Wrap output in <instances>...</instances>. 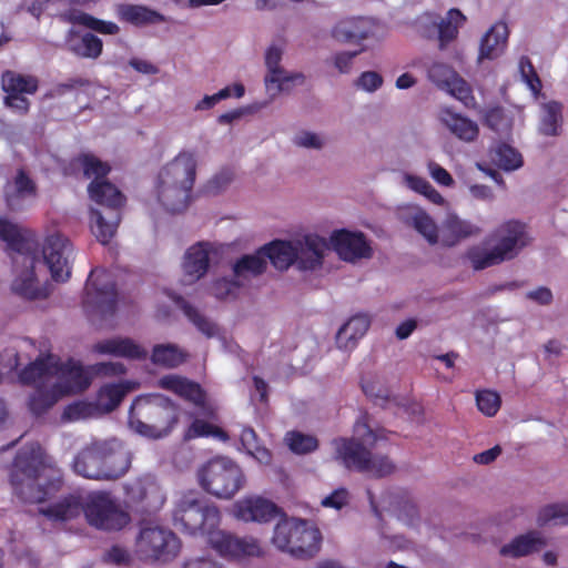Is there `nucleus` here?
<instances>
[{"instance_id": "1", "label": "nucleus", "mask_w": 568, "mask_h": 568, "mask_svg": "<svg viewBox=\"0 0 568 568\" xmlns=\"http://www.w3.org/2000/svg\"><path fill=\"white\" fill-rule=\"evenodd\" d=\"M174 526L189 535H206L209 542L221 556L231 558L260 557L263 549L253 537H237L219 530V508L192 494L183 496L173 511Z\"/></svg>"}, {"instance_id": "2", "label": "nucleus", "mask_w": 568, "mask_h": 568, "mask_svg": "<svg viewBox=\"0 0 568 568\" xmlns=\"http://www.w3.org/2000/svg\"><path fill=\"white\" fill-rule=\"evenodd\" d=\"M353 437L334 439L337 458L347 469L367 473L374 478H383L395 471V464L385 455H373L378 442L386 440L385 429H373L368 415L363 414L354 424Z\"/></svg>"}, {"instance_id": "3", "label": "nucleus", "mask_w": 568, "mask_h": 568, "mask_svg": "<svg viewBox=\"0 0 568 568\" xmlns=\"http://www.w3.org/2000/svg\"><path fill=\"white\" fill-rule=\"evenodd\" d=\"M43 471V454L39 444L19 449L12 463L10 483L22 501L43 503L62 488L63 479L59 470L51 469V474L44 475L45 481L39 483Z\"/></svg>"}, {"instance_id": "4", "label": "nucleus", "mask_w": 568, "mask_h": 568, "mask_svg": "<svg viewBox=\"0 0 568 568\" xmlns=\"http://www.w3.org/2000/svg\"><path fill=\"white\" fill-rule=\"evenodd\" d=\"M490 248L474 245L466 252V257L476 271L511 261L530 243L525 223L509 220L496 227L483 242Z\"/></svg>"}, {"instance_id": "5", "label": "nucleus", "mask_w": 568, "mask_h": 568, "mask_svg": "<svg viewBox=\"0 0 568 568\" xmlns=\"http://www.w3.org/2000/svg\"><path fill=\"white\" fill-rule=\"evenodd\" d=\"M180 408L160 394L138 396L131 404L128 424L134 433L159 439L172 433L179 423Z\"/></svg>"}, {"instance_id": "6", "label": "nucleus", "mask_w": 568, "mask_h": 568, "mask_svg": "<svg viewBox=\"0 0 568 568\" xmlns=\"http://www.w3.org/2000/svg\"><path fill=\"white\" fill-rule=\"evenodd\" d=\"M92 201L104 206V210L90 211L91 229L97 240L108 244L116 233L121 222V207L125 204L123 193L110 181L92 180L88 186Z\"/></svg>"}, {"instance_id": "7", "label": "nucleus", "mask_w": 568, "mask_h": 568, "mask_svg": "<svg viewBox=\"0 0 568 568\" xmlns=\"http://www.w3.org/2000/svg\"><path fill=\"white\" fill-rule=\"evenodd\" d=\"M272 542L295 558L310 559L321 549L322 534L307 519L284 516L274 528Z\"/></svg>"}, {"instance_id": "8", "label": "nucleus", "mask_w": 568, "mask_h": 568, "mask_svg": "<svg viewBox=\"0 0 568 568\" xmlns=\"http://www.w3.org/2000/svg\"><path fill=\"white\" fill-rule=\"evenodd\" d=\"M196 478L204 491L220 499L233 498L246 484L240 465L223 456L213 457L201 465Z\"/></svg>"}, {"instance_id": "9", "label": "nucleus", "mask_w": 568, "mask_h": 568, "mask_svg": "<svg viewBox=\"0 0 568 568\" xmlns=\"http://www.w3.org/2000/svg\"><path fill=\"white\" fill-rule=\"evenodd\" d=\"M119 294L115 282L104 268L90 272L85 286L83 307L92 317L103 321L112 317L118 308Z\"/></svg>"}, {"instance_id": "10", "label": "nucleus", "mask_w": 568, "mask_h": 568, "mask_svg": "<svg viewBox=\"0 0 568 568\" xmlns=\"http://www.w3.org/2000/svg\"><path fill=\"white\" fill-rule=\"evenodd\" d=\"M181 544L176 535L160 526H144L135 541V555L142 561L172 560L180 551Z\"/></svg>"}, {"instance_id": "11", "label": "nucleus", "mask_w": 568, "mask_h": 568, "mask_svg": "<svg viewBox=\"0 0 568 568\" xmlns=\"http://www.w3.org/2000/svg\"><path fill=\"white\" fill-rule=\"evenodd\" d=\"M84 516L90 526L101 530L115 531L124 528L131 520L108 491H92L85 496Z\"/></svg>"}, {"instance_id": "12", "label": "nucleus", "mask_w": 568, "mask_h": 568, "mask_svg": "<svg viewBox=\"0 0 568 568\" xmlns=\"http://www.w3.org/2000/svg\"><path fill=\"white\" fill-rule=\"evenodd\" d=\"M1 89L6 92L3 104L13 112L24 115L30 110V101L26 94H34L39 89V80L31 74L6 70L1 74Z\"/></svg>"}, {"instance_id": "13", "label": "nucleus", "mask_w": 568, "mask_h": 568, "mask_svg": "<svg viewBox=\"0 0 568 568\" xmlns=\"http://www.w3.org/2000/svg\"><path fill=\"white\" fill-rule=\"evenodd\" d=\"M128 508L140 515L156 513L165 503L161 488L149 478H136L124 485Z\"/></svg>"}, {"instance_id": "14", "label": "nucleus", "mask_w": 568, "mask_h": 568, "mask_svg": "<svg viewBox=\"0 0 568 568\" xmlns=\"http://www.w3.org/2000/svg\"><path fill=\"white\" fill-rule=\"evenodd\" d=\"M72 253L73 246L63 235L57 233L45 239L42 255L55 282H65L70 278Z\"/></svg>"}, {"instance_id": "15", "label": "nucleus", "mask_w": 568, "mask_h": 568, "mask_svg": "<svg viewBox=\"0 0 568 568\" xmlns=\"http://www.w3.org/2000/svg\"><path fill=\"white\" fill-rule=\"evenodd\" d=\"M158 178L161 183L180 185L192 192L196 178V160L192 152L182 151L162 168Z\"/></svg>"}, {"instance_id": "16", "label": "nucleus", "mask_w": 568, "mask_h": 568, "mask_svg": "<svg viewBox=\"0 0 568 568\" xmlns=\"http://www.w3.org/2000/svg\"><path fill=\"white\" fill-rule=\"evenodd\" d=\"M331 244L338 256L346 262L369 258L373 250L362 232H352L346 229L334 231Z\"/></svg>"}, {"instance_id": "17", "label": "nucleus", "mask_w": 568, "mask_h": 568, "mask_svg": "<svg viewBox=\"0 0 568 568\" xmlns=\"http://www.w3.org/2000/svg\"><path fill=\"white\" fill-rule=\"evenodd\" d=\"M103 480L122 477L131 466V454L122 442L111 438L102 440Z\"/></svg>"}, {"instance_id": "18", "label": "nucleus", "mask_w": 568, "mask_h": 568, "mask_svg": "<svg viewBox=\"0 0 568 568\" xmlns=\"http://www.w3.org/2000/svg\"><path fill=\"white\" fill-rule=\"evenodd\" d=\"M234 513L244 521L268 523L280 515L281 508L266 498L254 496L236 501Z\"/></svg>"}, {"instance_id": "19", "label": "nucleus", "mask_w": 568, "mask_h": 568, "mask_svg": "<svg viewBox=\"0 0 568 568\" xmlns=\"http://www.w3.org/2000/svg\"><path fill=\"white\" fill-rule=\"evenodd\" d=\"M102 440H92L73 459L74 471L88 479L103 480Z\"/></svg>"}, {"instance_id": "20", "label": "nucleus", "mask_w": 568, "mask_h": 568, "mask_svg": "<svg viewBox=\"0 0 568 568\" xmlns=\"http://www.w3.org/2000/svg\"><path fill=\"white\" fill-rule=\"evenodd\" d=\"M85 496L80 491H73L61 497L57 503L42 507L39 513L51 521H69L84 514Z\"/></svg>"}, {"instance_id": "21", "label": "nucleus", "mask_w": 568, "mask_h": 568, "mask_svg": "<svg viewBox=\"0 0 568 568\" xmlns=\"http://www.w3.org/2000/svg\"><path fill=\"white\" fill-rule=\"evenodd\" d=\"M327 248L325 239L318 235H306L296 242V265L302 271H314L322 266L324 252Z\"/></svg>"}, {"instance_id": "22", "label": "nucleus", "mask_w": 568, "mask_h": 568, "mask_svg": "<svg viewBox=\"0 0 568 568\" xmlns=\"http://www.w3.org/2000/svg\"><path fill=\"white\" fill-rule=\"evenodd\" d=\"M209 253V244L204 242L187 248L182 263L185 284L195 283L206 274L210 265Z\"/></svg>"}, {"instance_id": "23", "label": "nucleus", "mask_w": 568, "mask_h": 568, "mask_svg": "<svg viewBox=\"0 0 568 568\" xmlns=\"http://www.w3.org/2000/svg\"><path fill=\"white\" fill-rule=\"evenodd\" d=\"M65 49L78 58L98 59L103 51L102 40L91 32L80 33L70 29L64 39Z\"/></svg>"}, {"instance_id": "24", "label": "nucleus", "mask_w": 568, "mask_h": 568, "mask_svg": "<svg viewBox=\"0 0 568 568\" xmlns=\"http://www.w3.org/2000/svg\"><path fill=\"white\" fill-rule=\"evenodd\" d=\"M92 349L99 354H109L128 359L143 361L148 357L146 349L129 337L103 339L95 343Z\"/></svg>"}, {"instance_id": "25", "label": "nucleus", "mask_w": 568, "mask_h": 568, "mask_svg": "<svg viewBox=\"0 0 568 568\" xmlns=\"http://www.w3.org/2000/svg\"><path fill=\"white\" fill-rule=\"evenodd\" d=\"M19 263L24 266V271L12 282V291L17 295L30 301L45 297L44 292L37 286L34 275L36 256L32 253L23 254L19 258Z\"/></svg>"}, {"instance_id": "26", "label": "nucleus", "mask_w": 568, "mask_h": 568, "mask_svg": "<svg viewBox=\"0 0 568 568\" xmlns=\"http://www.w3.org/2000/svg\"><path fill=\"white\" fill-rule=\"evenodd\" d=\"M283 50L280 47L272 44L265 53V64L267 67L268 73L265 77V85L268 90L274 89L276 92L283 90V84L288 81L295 80H304V75L302 73H296L292 75H287L284 69L280 65L282 60Z\"/></svg>"}, {"instance_id": "27", "label": "nucleus", "mask_w": 568, "mask_h": 568, "mask_svg": "<svg viewBox=\"0 0 568 568\" xmlns=\"http://www.w3.org/2000/svg\"><path fill=\"white\" fill-rule=\"evenodd\" d=\"M59 372L61 373V381L55 386L60 394H79L85 390L91 384L90 376L81 364L75 363L72 359L62 364Z\"/></svg>"}, {"instance_id": "28", "label": "nucleus", "mask_w": 568, "mask_h": 568, "mask_svg": "<svg viewBox=\"0 0 568 568\" xmlns=\"http://www.w3.org/2000/svg\"><path fill=\"white\" fill-rule=\"evenodd\" d=\"M508 27L497 22L484 34L479 45V60H494L503 54L508 40Z\"/></svg>"}, {"instance_id": "29", "label": "nucleus", "mask_w": 568, "mask_h": 568, "mask_svg": "<svg viewBox=\"0 0 568 568\" xmlns=\"http://www.w3.org/2000/svg\"><path fill=\"white\" fill-rule=\"evenodd\" d=\"M545 545L540 532L532 530L515 537L509 544L504 545L499 552L504 557L519 558L539 551Z\"/></svg>"}, {"instance_id": "30", "label": "nucleus", "mask_w": 568, "mask_h": 568, "mask_svg": "<svg viewBox=\"0 0 568 568\" xmlns=\"http://www.w3.org/2000/svg\"><path fill=\"white\" fill-rule=\"evenodd\" d=\"M156 194L161 205L171 213L184 211L191 200V192L186 191L184 187H180V185L161 183L159 178Z\"/></svg>"}, {"instance_id": "31", "label": "nucleus", "mask_w": 568, "mask_h": 568, "mask_svg": "<svg viewBox=\"0 0 568 568\" xmlns=\"http://www.w3.org/2000/svg\"><path fill=\"white\" fill-rule=\"evenodd\" d=\"M262 251L265 260H268L277 270H287L291 265L296 263V243L275 240L262 246Z\"/></svg>"}, {"instance_id": "32", "label": "nucleus", "mask_w": 568, "mask_h": 568, "mask_svg": "<svg viewBox=\"0 0 568 568\" xmlns=\"http://www.w3.org/2000/svg\"><path fill=\"white\" fill-rule=\"evenodd\" d=\"M369 317L365 314L352 316L337 332L336 344L339 348L352 349L368 331Z\"/></svg>"}, {"instance_id": "33", "label": "nucleus", "mask_w": 568, "mask_h": 568, "mask_svg": "<svg viewBox=\"0 0 568 568\" xmlns=\"http://www.w3.org/2000/svg\"><path fill=\"white\" fill-rule=\"evenodd\" d=\"M0 239L7 242L11 251L17 253V256H11L14 265L23 254L32 253L31 242L22 234L17 224L6 217H0Z\"/></svg>"}, {"instance_id": "34", "label": "nucleus", "mask_w": 568, "mask_h": 568, "mask_svg": "<svg viewBox=\"0 0 568 568\" xmlns=\"http://www.w3.org/2000/svg\"><path fill=\"white\" fill-rule=\"evenodd\" d=\"M481 229L471 222L450 215L445 221L442 242L452 247L463 240L479 235Z\"/></svg>"}, {"instance_id": "35", "label": "nucleus", "mask_w": 568, "mask_h": 568, "mask_svg": "<svg viewBox=\"0 0 568 568\" xmlns=\"http://www.w3.org/2000/svg\"><path fill=\"white\" fill-rule=\"evenodd\" d=\"M118 16L120 20L135 27L166 22V18L162 13L141 4H120Z\"/></svg>"}, {"instance_id": "36", "label": "nucleus", "mask_w": 568, "mask_h": 568, "mask_svg": "<svg viewBox=\"0 0 568 568\" xmlns=\"http://www.w3.org/2000/svg\"><path fill=\"white\" fill-rule=\"evenodd\" d=\"M440 120L444 125L462 141L473 142L479 134V128L475 121L448 109L442 111Z\"/></svg>"}, {"instance_id": "37", "label": "nucleus", "mask_w": 568, "mask_h": 568, "mask_svg": "<svg viewBox=\"0 0 568 568\" xmlns=\"http://www.w3.org/2000/svg\"><path fill=\"white\" fill-rule=\"evenodd\" d=\"M371 27L364 18H348L339 21L332 30L334 39L341 42H358L368 38Z\"/></svg>"}, {"instance_id": "38", "label": "nucleus", "mask_w": 568, "mask_h": 568, "mask_svg": "<svg viewBox=\"0 0 568 568\" xmlns=\"http://www.w3.org/2000/svg\"><path fill=\"white\" fill-rule=\"evenodd\" d=\"M465 21L466 17L458 9H450L445 18L437 19V39L440 50L446 49L457 38L458 29Z\"/></svg>"}, {"instance_id": "39", "label": "nucleus", "mask_w": 568, "mask_h": 568, "mask_svg": "<svg viewBox=\"0 0 568 568\" xmlns=\"http://www.w3.org/2000/svg\"><path fill=\"white\" fill-rule=\"evenodd\" d=\"M562 105L557 101H550L542 105L538 130L545 136H557L561 132Z\"/></svg>"}, {"instance_id": "40", "label": "nucleus", "mask_w": 568, "mask_h": 568, "mask_svg": "<svg viewBox=\"0 0 568 568\" xmlns=\"http://www.w3.org/2000/svg\"><path fill=\"white\" fill-rule=\"evenodd\" d=\"M14 190L11 192L6 189V203L10 210L18 209V201L24 196H34L37 194V185L34 181L27 174L23 169H19L13 181Z\"/></svg>"}, {"instance_id": "41", "label": "nucleus", "mask_w": 568, "mask_h": 568, "mask_svg": "<svg viewBox=\"0 0 568 568\" xmlns=\"http://www.w3.org/2000/svg\"><path fill=\"white\" fill-rule=\"evenodd\" d=\"M186 354L174 344H158L153 347L151 362L156 366L174 368L183 364Z\"/></svg>"}, {"instance_id": "42", "label": "nucleus", "mask_w": 568, "mask_h": 568, "mask_svg": "<svg viewBox=\"0 0 568 568\" xmlns=\"http://www.w3.org/2000/svg\"><path fill=\"white\" fill-rule=\"evenodd\" d=\"M175 304L182 310L187 320L200 331L203 335L211 338L217 334V326L215 323L204 316L197 308L192 306L182 296L173 297Z\"/></svg>"}, {"instance_id": "43", "label": "nucleus", "mask_w": 568, "mask_h": 568, "mask_svg": "<svg viewBox=\"0 0 568 568\" xmlns=\"http://www.w3.org/2000/svg\"><path fill=\"white\" fill-rule=\"evenodd\" d=\"M266 265L261 247L254 254H246L239 258L233 266V272L236 277L257 276L264 273Z\"/></svg>"}, {"instance_id": "44", "label": "nucleus", "mask_w": 568, "mask_h": 568, "mask_svg": "<svg viewBox=\"0 0 568 568\" xmlns=\"http://www.w3.org/2000/svg\"><path fill=\"white\" fill-rule=\"evenodd\" d=\"M53 368L54 366L51 357L37 358L20 372L19 379L24 385L44 382L52 375Z\"/></svg>"}, {"instance_id": "45", "label": "nucleus", "mask_w": 568, "mask_h": 568, "mask_svg": "<svg viewBox=\"0 0 568 568\" xmlns=\"http://www.w3.org/2000/svg\"><path fill=\"white\" fill-rule=\"evenodd\" d=\"M187 439L212 437L219 442H227L230 439L229 434L220 426L204 420L202 418H195L185 432Z\"/></svg>"}, {"instance_id": "46", "label": "nucleus", "mask_w": 568, "mask_h": 568, "mask_svg": "<svg viewBox=\"0 0 568 568\" xmlns=\"http://www.w3.org/2000/svg\"><path fill=\"white\" fill-rule=\"evenodd\" d=\"M493 162L505 171H513L523 165L521 154L506 143H498L490 151Z\"/></svg>"}, {"instance_id": "47", "label": "nucleus", "mask_w": 568, "mask_h": 568, "mask_svg": "<svg viewBox=\"0 0 568 568\" xmlns=\"http://www.w3.org/2000/svg\"><path fill=\"white\" fill-rule=\"evenodd\" d=\"M130 390L126 383H110L103 385L98 393V400L108 412L115 409Z\"/></svg>"}, {"instance_id": "48", "label": "nucleus", "mask_w": 568, "mask_h": 568, "mask_svg": "<svg viewBox=\"0 0 568 568\" xmlns=\"http://www.w3.org/2000/svg\"><path fill=\"white\" fill-rule=\"evenodd\" d=\"M59 395L60 392L55 385L50 389L38 386L29 398V409L40 416L58 402Z\"/></svg>"}, {"instance_id": "49", "label": "nucleus", "mask_w": 568, "mask_h": 568, "mask_svg": "<svg viewBox=\"0 0 568 568\" xmlns=\"http://www.w3.org/2000/svg\"><path fill=\"white\" fill-rule=\"evenodd\" d=\"M83 170V175L88 179L104 180L111 172V166L108 162L101 161L99 158L91 153H82L77 158Z\"/></svg>"}, {"instance_id": "50", "label": "nucleus", "mask_w": 568, "mask_h": 568, "mask_svg": "<svg viewBox=\"0 0 568 568\" xmlns=\"http://www.w3.org/2000/svg\"><path fill=\"white\" fill-rule=\"evenodd\" d=\"M285 440L288 448L297 455H305L318 448V440L315 436L297 430L288 432L285 436Z\"/></svg>"}, {"instance_id": "51", "label": "nucleus", "mask_w": 568, "mask_h": 568, "mask_svg": "<svg viewBox=\"0 0 568 568\" xmlns=\"http://www.w3.org/2000/svg\"><path fill=\"white\" fill-rule=\"evenodd\" d=\"M72 22L80 23L95 32H99L101 34H110L114 36L120 32V28L116 23L112 21H104L101 19H98L89 13L81 12L78 16L70 19Z\"/></svg>"}, {"instance_id": "52", "label": "nucleus", "mask_w": 568, "mask_h": 568, "mask_svg": "<svg viewBox=\"0 0 568 568\" xmlns=\"http://www.w3.org/2000/svg\"><path fill=\"white\" fill-rule=\"evenodd\" d=\"M476 405L485 416L493 417L500 409V395L490 389H481L476 392Z\"/></svg>"}, {"instance_id": "53", "label": "nucleus", "mask_w": 568, "mask_h": 568, "mask_svg": "<svg viewBox=\"0 0 568 568\" xmlns=\"http://www.w3.org/2000/svg\"><path fill=\"white\" fill-rule=\"evenodd\" d=\"M245 88L241 83H235L233 87H225L219 92L212 95H205L201 101L195 105V110H210L220 101L230 98L234 94L236 98H241L244 95Z\"/></svg>"}, {"instance_id": "54", "label": "nucleus", "mask_w": 568, "mask_h": 568, "mask_svg": "<svg viewBox=\"0 0 568 568\" xmlns=\"http://www.w3.org/2000/svg\"><path fill=\"white\" fill-rule=\"evenodd\" d=\"M458 73L448 64L434 62L427 70L429 81L445 90Z\"/></svg>"}, {"instance_id": "55", "label": "nucleus", "mask_w": 568, "mask_h": 568, "mask_svg": "<svg viewBox=\"0 0 568 568\" xmlns=\"http://www.w3.org/2000/svg\"><path fill=\"white\" fill-rule=\"evenodd\" d=\"M539 525L554 521L556 525H568V505L554 504L544 507L537 519Z\"/></svg>"}, {"instance_id": "56", "label": "nucleus", "mask_w": 568, "mask_h": 568, "mask_svg": "<svg viewBox=\"0 0 568 568\" xmlns=\"http://www.w3.org/2000/svg\"><path fill=\"white\" fill-rule=\"evenodd\" d=\"M413 225L430 244H436L438 242L437 225L425 212H419L414 215Z\"/></svg>"}, {"instance_id": "57", "label": "nucleus", "mask_w": 568, "mask_h": 568, "mask_svg": "<svg viewBox=\"0 0 568 568\" xmlns=\"http://www.w3.org/2000/svg\"><path fill=\"white\" fill-rule=\"evenodd\" d=\"M519 72L530 91L535 95L539 94L542 89L541 80L535 70L532 62L526 55L521 57L519 60Z\"/></svg>"}, {"instance_id": "58", "label": "nucleus", "mask_w": 568, "mask_h": 568, "mask_svg": "<svg viewBox=\"0 0 568 568\" xmlns=\"http://www.w3.org/2000/svg\"><path fill=\"white\" fill-rule=\"evenodd\" d=\"M178 395L195 406L204 407L206 395L200 384L192 382L185 377Z\"/></svg>"}, {"instance_id": "59", "label": "nucleus", "mask_w": 568, "mask_h": 568, "mask_svg": "<svg viewBox=\"0 0 568 568\" xmlns=\"http://www.w3.org/2000/svg\"><path fill=\"white\" fill-rule=\"evenodd\" d=\"M396 513L398 519L408 526H414L418 520V509L408 496L398 498L396 501Z\"/></svg>"}, {"instance_id": "60", "label": "nucleus", "mask_w": 568, "mask_h": 568, "mask_svg": "<svg viewBox=\"0 0 568 568\" xmlns=\"http://www.w3.org/2000/svg\"><path fill=\"white\" fill-rule=\"evenodd\" d=\"M240 440L244 449L250 454H254V452H257L261 455V457H258L260 459H270V453L264 448L260 449L257 435L252 427L245 426L242 428L240 434Z\"/></svg>"}, {"instance_id": "61", "label": "nucleus", "mask_w": 568, "mask_h": 568, "mask_svg": "<svg viewBox=\"0 0 568 568\" xmlns=\"http://www.w3.org/2000/svg\"><path fill=\"white\" fill-rule=\"evenodd\" d=\"M445 90L462 101L466 106H469L470 103L474 102L470 87L463 78L459 77V74L455 77Z\"/></svg>"}, {"instance_id": "62", "label": "nucleus", "mask_w": 568, "mask_h": 568, "mask_svg": "<svg viewBox=\"0 0 568 568\" xmlns=\"http://www.w3.org/2000/svg\"><path fill=\"white\" fill-rule=\"evenodd\" d=\"M410 183L414 190L425 195L434 204H443V195L425 179L412 178Z\"/></svg>"}, {"instance_id": "63", "label": "nucleus", "mask_w": 568, "mask_h": 568, "mask_svg": "<svg viewBox=\"0 0 568 568\" xmlns=\"http://www.w3.org/2000/svg\"><path fill=\"white\" fill-rule=\"evenodd\" d=\"M90 372L97 376H121L125 374L126 368L119 362H102L91 365Z\"/></svg>"}, {"instance_id": "64", "label": "nucleus", "mask_w": 568, "mask_h": 568, "mask_svg": "<svg viewBox=\"0 0 568 568\" xmlns=\"http://www.w3.org/2000/svg\"><path fill=\"white\" fill-rule=\"evenodd\" d=\"M233 180V173L229 169H224L215 174L206 184V192L210 194H217L226 187Z\"/></svg>"}]
</instances>
